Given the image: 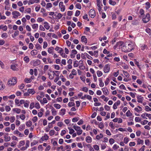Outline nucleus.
I'll use <instances>...</instances> for the list:
<instances>
[{
    "mask_svg": "<svg viewBox=\"0 0 151 151\" xmlns=\"http://www.w3.org/2000/svg\"><path fill=\"white\" fill-rule=\"evenodd\" d=\"M49 139V136L46 134H45L44 136L42 137L40 139V142H42L44 140H47Z\"/></svg>",
    "mask_w": 151,
    "mask_h": 151,
    "instance_id": "nucleus-7",
    "label": "nucleus"
},
{
    "mask_svg": "<svg viewBox=\"0 0 151 151\" xmlns=\"http://www.w3.org/2000/svg\"><path fill=\"white\" fill-rule=\"evenodd\" d=\"M41 97H42L40 96H37V99L38 101H40L41 104H42L41 99Z\"/></svg>",
    "mask_w": 151,
    "mask_h": 151,
    "instance_id": "nucleus-48",
    "label": "nucleus"
},
{
    "mask_svg": "<svg viewBox=\"0 0 151 151\" xmlns=\"http://www.w3.org/2000/svg\"><path fill=\"white\" fill-rule=\"evenodd\" d=\"M17 64H13L11 65V68L14 70H17L18 69L17 68Z\"/></svg>",
    "mask_w": 151,
    "mask_h": 151,
    "instance_id": "nucleus-13",
    "label": "nucleus"
},
{
    "mask_svg": "<svg viewBox=\"0 0 151 151\" xmlns=\"http://www.w3.org/2000/svg\"><path fill=\"white\" fill-rule=\"evenodd\" d=\"M44 24H45L44 25V27L47 30L49 29L50 28V26L49 25L48 23L46 22H44Z\"/></svg>",
    "mask_w": 151,
    "mask_h": 151,
    "instance_id": "nucleus-16",
    "label": "nucleus"
},
{
    "mask_svg": "<svg viewBox=\"0 0 151 151\" xmlns=\"http://www.w3.org/2000/svg\"><path fill=\"white\" fill-rule=\"evenodd\" d=\"M99 86L101 87H103L104 86V83L103 82L101 78H99Z\"/></svg>",
    "mask_w": 151,
    "mask_h": 151,
    "instance_id": "nucleus-24",
    "label": "nucleus"
},
{
    "mask_svg": "<svg viewBox=\"0 0 151 151\" xmlns=\"http://www.w3.org/2000/svg\"><path fill=\"white\" fill-rule=\"evenodd\" d=\"M31 81L32 80L30 78H25V81L27 83H30Z\"/></svg>",
    "mask_w": 151,
    "mask_h": 151,
    "instance_id": "nucleus-60",
    "label": "nucleus"
},
{
    "mask_svg": "<svg viewBox=\"0 0 151 151\" xmlns=\"http://www.w3.org/2000/svg\"><path fill=\"white\" fill-rule=\"evenodd\" d=\"M24 60L26 63H28L29 61V59L28 56H26L24 58Z\"/></svg>",
    "mask_w": 151,
    "mask_h": 151,
    "instance_id": "nucleus-25",
    "label": "nucleus"
},
{
    "mask_svg": "<svg viewBox=\"0 0 151 151\" xmlns=\"http://www.w3.org/2000/svg\"><path fill=\"white\" fill-rule=\"evenodd\" d=\"M101 98L102 99H103L104 101H107L109 99L105 97V96L104 95L102 96H101Z\"/></svg>",
    "mask_w": 151,
    "mask_h": 151,
    "instance_id": "nucleus-39",
    "label": "nucleus"
},
{
    "mask_svg": "<svg viewBox=\"0 0 151 151\" xmlns=\"http://www.w3.org/2000/svg\"><path fill=\"white\" fill-rule=\"evenodd\" d=\"M32 125V122L29 120L28 121L26 122V125L28 127H30Z\"/></svg>",
    "mask_w": 151,
    "mask_h": 151,
    "instance_id": "nucleus-30",
    "label": "nucleus"
},
{
    "mask_svg": "<svg viewBox=\"0 0 151 151\" xmlns=\"http://www.w3.org/2000/svg\"><path fill=\"white\" fill-rule=\"evenodd\" d=\"M12 14L13 15V17L16 18L20 16L21 14L19 12L17 11H14L12 12Z\"/></svg>",
    "mask_w": 151,
    "mask_h": 151,
    "instance_id": "nucleus-6",
    "label": "nucleus"
},
{
    "mask_svg": "<svg viewBox=\"0 0 151 151\" xmlns=\"http://www.w3.org/2000/svg\"><path fill=\"white\" fill-rule=\"evenodd\" d=\"M146 111H151V108L149 107L148 106H145Z\"/></svg>",
    "mask_w": 151,
    "mask_h": 151,
    "instance_id": "nucleus-55",
    "label": "nucleus"
},
{
    "mask_svg": "<svg viewBox=\"0 0 151 151\" xmlns=\"http://www.w3.org/2000/svg\"><path fill=\"white\" fill-rule=\"evenodd\" d=\"M114 140L112 138H110L109 141L110 144L111 145L114 142Z\"/></svg>",
    "mask_w": 151,
    "mask_h": 151,
    "instance_id": "nucleus-56",
    "label": "nucleus"
},
{
    "mask_svg": "<svg viewBox=\"0 0 151 151\" xmlns=\"http://www.w3.org/2000/svg\"><path fill=\"white\" fill-rule=\"evenodd\" d=\"M53 49L54 48L52 47L49 48L48 49L47 51L49 53L52 54L53 52Z\"/></svg>",
    "mask_w": 151,
    "mask_h": 151,
    "instance_id": "nucleus-20",
    "label": "nucleus"
},
{
    "mask_svg": "<svg viewBox=\"0 0 151 151\" xmlns=\"http://www.w3.org/2000/svg\"><path fill=\"white\" fill-rule=\"evenodd\" d=\"M31 9L30 8L27 9L25 11V13H27L30 14L31 12Z\"/></svg>",
    "mask_w": 151,
    "mask_h": 151,
    "instance_id": "nucleus-37",
    "label": "nucleus"
},
{
    "mask_svg": "<svg viewBox=\"0 0 151 151\" xmlns=\"http://www.w3.org/2000/svg\"><path fill=\"white\" fill-rule=\"evenodd\" d=\"M40 63V60H36L34 63V65L35 66H37L38 65H39Z\"/></svg>",
    "mask_w": 151,
    "mask_h": 151,
    "instance_id": "nucleus-27",
    "label": "nucleus"
},
{
    "mask_svg": "<svg viewBox=\"0 0 151 151\" xmlns=\"http://www.w3.org/2000/svg\"><path fill=\"white\" fill-rule=\"evenodd\" d=\"M1 37L3 38H6L8 37V35L6 33H3L1 35Z\"/></svg>",
    "mask_w": 151,
    "mask_h": 151,
    "instance_id": "nucleus-46",
    "label": "nucleus"
},
{
    "mask_svg": "<svg viewBox=\"0 0 151 151\" xmlns=\"http://www.w3.org/2000/svg\"><path fill=\"white\" fill-rule=\"evenodd\" d=\"M137 145H139L140 144H143V143L144 142V141L143 140L139 138H138L137 141Z\"/></svg>",
    "mask_w": 151,
    "mask_h": 151,
    "instance_id": "nucleus-21",
    "label": "nucleus"
},
{
    "mask_svg": "<svg viewBox=\"0 0 151 151\" xmlns=\"http://www.w3.org/2000/svg\"><path fill=\"white\" fill-rule=\"evenodd\" d=\"M68 129L69 130V133L70 134H72L74 132V130L70 128V127H68Z\"/></svg>",
    "mask_w": 151,
    "mask_h": 151,
    "instance_id": "nucleus-43",
    "label": "nucleus"
},
{
    "mask_svg": "<svg viewBox=\"0 0 151 151\" xmlns=\"http://www.w3.org/2000/svg\"><path fill=\"white\" fill-rule=\"evenodd\" d=\"M35 107L37 109H40V107L39 104L38 103H36L35 104Z\"/></svg>",
    "mask_w": 151,
    "mask_h": 151,
    "instance_id": "nucleus-64",
    "label": "nucleus"
},
{
    "mask_svg": "<svg viewBox=\"0 0 151 151\" xmlns=\"http://www.w3.org/2000/svg\"><path fill=\"white\" fill-rule=\"evenodd\" d=\"M75 105V104L73 102H70L68 104V105L69 107L73 106Z\"/></svg>",
    "mask_w": 151,
    "mask_h": 151,
    "instance_id": "nucleus-54",
    "label": "nucleus"
},
{
    "mask_svg": "<svg viewBox=\"0 0 151 151\" xmlns=\"http://www.w3.org/2000/svg\"><path fill=\"white\" fill-rule=\"evenodd\" d=\"M27 91L29 94H32V95H33L35 93V91L33 89H28Z\"/></svg>",
    "mask_w": 151,
    "mask_h": 151,
    "instance_id": "nucleus-11",
    "label": "nucleus"
},
{
    "mask_svg": "<svg viewBox=\"0 0 151 151\" xmlns=\"http://www.w3.org/2000/svg\"><path fill=\"white\" fill-rule=\"evenodd\" d=\"M76 7L77 8L81 9V6L80 4L78 3L76 5Z\"/></svg>",
    "mask_w": 151,
    "mask_h": 151,
    "instance_id": "nucleus-61",
    "label": "nucleus"
},
{
    "mask_svg": "<svg viewBox=\"0 0 151 151\" xmlns=\"http://www.w3.org/2000/svg\"><path fill=\"white\" fill-rule=\"evenodd\" d=\"M32 28L34 29H37L38 28V25L37 24H34L32 25Z\"/></svg>",
    "mask_w": 151,
    "mask_h": 151,
    "instance_id": "nucleus-45",
    "label": "nucleus"
},
{
    "mask_svg": "<svg viewBox=\"0 0 151 151\" xmlns=\"http://www.w3.org/2000/svg\"><path fill=\"white\" fill-rule=\"evenodd\" d=\"M78 61L77 60L74 61L73 64V66L74 67H78Z\"/></svg>",
    "mask_w": 151,
    "mask_h": 151,
    "instance_id": "nucleus-57",
    "label": "nucleus"
},
{
    "mask_svg": "<svg viewBox=\"0 0 151 151\" xmlns=\"http://www.w3.org/2000/svg\"><path fill=\"white\" fill-rule=\"evenodd\" d=\"M52 7V4L51 3H47L46 5V8L48 9L51 8Z\"/></svg>",
    "mask_w": 151,
    "mask_h": 151,
    "instance_id": "nucleus-47",
    "label": "nucleus"
},
{
    "mask_svg": "<svg viewBox=\"0 0 151 151\" xmlns=\"http://www.w3.org/2000/svg\"><path fill=\"white\" fill-rule=\"evenodd\" d=\"M123 44V42H117L116 45V47H120V46Z\"/></svg>",
    "mask_w": 151,
    "mask_h": 151,
    "instance_id": "nucleus-19",
    "label": "nucleus"
},
{
    "mask_svg": "<svg viewBox=\"0 0 151 151\" xmlns=\"http://www.w3.org/2000/svg\"><path fill=\"white\" fill-rule=\"evenodd\" d=\"M81 41L82 42H84L86 44L87 43V39L84 36L81 37Z\"/></svg>",
    "mask_w": 151,
    "mask_h": 151,
    "instance_id": "nucleus-15",
    "label": "nucleus"
},
{
    "mask_svg": "<svg viewBox=\"0 0 151 151\" xmlns=\"http://www.w3.org/2000/svg\"><path fill=\"white\" fill-rule=\"evenodd\" d=\"M137 101L138 102L142 103V101L143 100V97L141 96H137Z\"/></svg>",
    "mask_w": 151,
    "mask_h": 151,
    "instance_id": "nucleus-9",
    "label": "nucleus"
},
{
    "mask_svg": "<svg viewBox=\"0 0 151 151\" xmlns=\"http://www.w3.org/2000/svg\"><path fill=\"white\" fill-rule=\"evenodd\" d=\"M55 15H56L57 16L58 19H60L63 16V15L60 13H58L57 15H56L55 14Z\"/></svg>",
    "mask_w": 151,
    "mask_h": 151,
    "instance_id": "nucleus-41",
    "label": "nucleus"
},
{
    "mask_svg": "<svg viewBox=\"0 0 151 151\" xmlns=\"http://www.w3.org/2000/svg\"><path fill=\"white\" fill-rule=\"evenodd\" d=\"M37 50H33L31 52V54L32 55H36L37 54Z\"/></svg>",
    "mask_w": 151,
    "mask_h": 151,
    "instance_id": "nucleus-23",
    "label": "nucleus"
},
{
    "mask_svg": "<svg viewBox=\"0 0 151 151\" xmlns=\"http://www.w3.org/2000/svg\"><path fill=\"white\" fill-rule=\"evenodd\" d=\"M97 74L98 76L99 77L102 76L103 73L101 71H98L97 72Z\"/></svg>",
    "mask_w": 151,
    "mask_h": 151,
    "instance_id": "nucleus-44",
    "label": "nucleus"
},
{
    "mask_svg": "<svg viewBox=\"0 0 151 151\" xmlns=\"http://www.w3.org/2000/svg\"><path fill=\"white\" fill-rule=\"evenodd\" d=\"M13 110L17 114H19L20 113L21 110L18 108H14L13 109Z\"/></svg>",
    "mask_w": 151,
    "mask_h": 151,
    "instance_id": "nucleus-26",
    "label": "nucleus"
},
{
    "mask_svg": "<svg viewBox=\"0 0 151 151\" xmlns=\"http://www.w3.org/2000/svg\"><path fill=\"white\" fill-rule=\"evenodd\" d=\"M5 88V86L3 82L0 81V90H3Z\"/></svg>",
    "mask_w": 151,
    "mask_h": 151,
    "instance_id": "nucleus-18",
    "label": "nucleus"
},
{
    "mask_svg": "<svg viewBox=\"0 0 151 151\" xmlns=\"http://www.w3.org/2000/svg\"><path fill=\"white\" fill-rule=\"evenodd\" d=\"M80 14V11L78 10H77L75 14V16L76 17L78 16Z\"/></svg>",
    "mask_w": 151,
    "mask_h": 151,
    "instance_id": "nucleus-63",
    "label": "nucleus"
},
{
    "mask_svg": "<svg viewBox=\"0 0 151 151\" xmlns=\"http://www.w3.org/2000/svg\"><path fill=\"white\" fill-rule=\"evenodd\" d=\"M123 73L124 74V75L127 77L129 78V73L127 71L124 70L123 71Z\"/></svg>",
    "mask_w": 151,
    "mask_h": 151,
    "instance_id": "nucleus-51",
    "label": "nucleus"
},
{
    "mask_svg": "<svg viewBox=\"0 0 151 151\" xmlns=\"http://www.w3.org/2000/svg\"><path fill=\"white\" fill-rule=\"evenodd\" d=\"M73 128L76 130L77 131H78L79 130H80L81 129V128L80 127H79V126H76L75 125H74L73 126Z\"/></svg>",
    "mask_w": 151,
    "mask_h": 151,
    "instance_id": "nucleus-32",
    "label": "nucleus"
},
{
    "mask_svg": "<svg viewBox=\"0 0 151 151\" xmlns=\"http://www.w3.org/2000/svg\"><path fill=\"white\" fill-rule=\"evenodd\" d=\"M48 74L49 76V78L50 79H52L54 78L53 76H52V75L50 73H48Z\"/></svg>",
    "mask_w": 151,
    "mask_h": 151,
    "instance_id": "nucleus-53",
    "label": "nucleus"
},
{
    "mask_svg": "<svg viewBox=\"0 0 151 151\" xmlns=\"http://www.w3.org/2000/svg\"><path fill=\"white\" fill-rule=\"evenodd\" d=\"M86 141L88 143H91L92 142L91 137L89 136H88L86 137Z\"/></svg>",
    "mask_w": 151,
    "mask_h": 151,
    "instance_id": "nucleus-14",
    "label": "nucleus"
},
{
    "mask_svg": "<svg viewBox=\"0 0 151 151\" xmlns=\"http://www.w3.org/2000/svg\"><path fill=\"white\" fill-rule=\"evenodd\" d=\"M121 48L122 51L124 52L131 51L133 49L132 45L130 44H128L127 47L124 45Z\"/></svg>",
    "mask_w": 151,
    "mask_h": 151,
    "instance_id": "nucleus-1",
    "label": "nucleus"
},
{
    "mask_svg": "<svg viewBox=\"0 0 151 151\" xmlns=\"http://www.w3.org/2000/svg\"><path fill=\"white\" fill-rule=\"evenodd\" d=\"M59 7L61 12H64L65 9V6L63 5V2H60L59 3Z\"/></svg>",
    "mask_w": 151,
    "mask_h": 151,
    "instance_id": "nucleus-5",
    "label": "nucleus"
},
{
    "mask_svg": "<svg viewBox=\"0 0 151 151\" xmlns=\"http://www.w3.org/2000/svg\"><path fill=\"white\" fill-rule=\"evenodd\" d=\"M104 94L105 95H107L109 94L108 91L106 88H104L102 89Z\"/></svg>",
    "mask_w": 151,
    "mask_h": 151,
    "instance_id": "nucleus-10",
    "label": "nucleus"
},
{
    "mask_svg": "<svg viewBox=\"0 0 151 151\" xmlns=\"http://www.w3.org/2000/svg\"><path fill=\"white\" fill-rule=\"evenodd\" d=\"M89 15L92 18H93L95 16V12L93 9H91L90 10L89 12Z\"/></svg>",
    "mask_w": 151,
    "mask_h": 151,
    "instance_id": "nucleus-4",
    "label": "nucleus"
},
{
    "mask_svg": "<svg viewBox=\"0 0 151 151\" xmlns=\"http://www.w3.org/2000/svg\"><path fill=\"white\" fill-rule=\"evenodd\" d=\"M126 115L127 116L129 117L132 116V114L131 113L130 111L129 110L126 112Z\"/></svg>",
    "mask_w": 151,
    "mask_h": 151,
    "instance_id": "nucleus-31",
    "label": "nucleus"
},
{
    "mask_svg": "<svg viewBox=\"0 0 151 151\" xmlns=\"http://www.w3.org/2000/svg\"><path fill=\"white\" fill-rule=\"evenodd\" d=\"M38 143V142L34 140L31 143V146H32L36 145Z\"/></svg>",
    "mask_w": 151,
    "mask_h": 151,
    "instance_id": "nucleus-58",
    "label": "nucleus"
},
{
    "mask_svg": "<svg viewBox=\"0 0 151 151\" xmlns=\"http://www.w3.org/2000/svg\"><path fill=\"white\" fill-rule=\"evenodd\" d=\"M150 20V16L149 13H147L145 15V17H143L142 21L143 22L146 23L148 22Z\"/></svg>",
    "mask_w": 151,
    "mask_h": 151,
    "instance_id": "nucleus-3",
    "label": "nucleus"
},
{
    "mask_svg": "<svg viewBox=\"0 0 151 151\" xmlns=\"http://www.w3.org/2000/svg\"><path fill=\"white\" fill-rule=\"evenodd\" d=\"M54 106L57 109H59L61 107V106L58 104H54Z\"/></svg>",
    "mask_w": 151,
    "mask_h": 151,
    "instance_id": "nucleus-33",
    "label": "nucleus"
},
{
    "mask_svg": "<svg viewBox=\"0 0 151 151\" xmlns=\"http://www.w3.org/2000/svg\"><path fill=\"white\" fill-rule=\"evenodd\" d=\"M25 128L24 124H22L19 127V130L20 131H22V130L24 129Z\"/></svg>",
    "mask_w": 151,
    "mask_h": 151,
    "instance_id": "nucleus-28",
    "label": "nucleus"
},
{
    "mask_svg": "<svg viewBox=\"0 0 151 151\" xmlns=\"http://www.w3.org/2000/svg\"><path fill=\"white\" fill-rule=\"evenodd\" d=\"M4 141L6 142H8L10 140L11 137L9 136L6 135H5L4 136Z\"/></svg>",
    "mask_w": 151,
    "mask_h": 151,
    "instance_id": "nucleus-12",
    "label": "nucleus"
},
{
    "mask_svg": "<svg viewBox=\"0 0 151 151\" xmlns=\"http://www.w3.org/2000/svg\"><path fill=\"white\" fill-rule=\"evenodd\" d=\"M29 101H26L24 103V106L25 107L28 108L29 106Z\"/></svg>",
    "mask_w": 151,
    "mask_h": 151,
    "instance_id": "nucleus-34",
    "label": "nucleus"
},
{
    "mask_svg": "<svg viewBox=\"0 0 151 151\" xmlns=\"http://www.w3.org/2000/svg\"><path fill=\"white\" fill-rule=\"evenodd\" d=\"M145 4H146L145 8L147 9H148L150 7V4L149 2H147Z\"/></svg>",
    "mask_w": 151,
    "mask_h": 151,
    "instance_id": "nucleus-35",
    "label": "nucleus"
},
{
    "mask_svg": "<svg viewBox=\"0 0 151 151\" xmlns=\"http://www.w3.org/2000/svg\"><path fill=\"white\" fill-rule=\"evenodd\" d=\"M79 119L78 117H74L72 119V122H76L78 121Z\"/></svg>",
    "mask_w": 151,
    "mask_h": 151,
    "instance_id": "nucleus-59",
    "label": "nucleus"
},
{
    "mask_svg": "<svg viewBox=\"0 0 151 151\" xmlns=\"http://www.w3.org/2000/svg\"><path fill=\"white\" fill-rule=\"evenodd\" d=\"M110 70V65L109 64L106 65L104 68V71L105 73H108Z\"/></svg>",
    "mask_w": 151,
    "mask_h": 151,
    "instance_id": "nucleus-8",
    "label": "nucleus"
},
{
    "mask_svg": "<svg viewBox=\"0 0 151 151\" xmlns=\"http://www.w3.org/2000/svg\"><path fill=\"white\" fill-rule=\"evenodd\" d=\"M19 144L18 145L19 148L20 147L24 145L25 144V142L24 140H22L20 141L19 142Z\"/></svg>",
    "mask_w": 151,
    "mask_h": 151,
    "instance_id": "nucleus-17",
    "label": "nucleus"
},
{
    "mask_svg": "<svg viewBox=\"0 0 151 151\" xmlns=\"http://www.w3.org/2000/svg\"><path fill=\"white\" fill-rule=\"evenodd\" d=\"M38 120V118L37 116H34L32 119V122L33 123L35 122L36 121H37Z\"/></svg>",
    "mask_w": 151,
    "mask_h": 151,
    "instance_id": "nucleus-52",
    "label": "nucleus"
},
{
    "mask_svg": "<svg viewBox=\"0 0 151 151\" xmlns=\"http://www.w3.org/2000/svg\"><path fill=\"white\" fill-rule=\"evenodd\" d=\"M139 13L141 15H142L144 14V11L143 9H141L139 10Z\"/></svg>",
    "mask_w": 151,
    "mask_h": 151,
    "instance_id": "nucleus-62",
    "label": "nucleus"
},
{
    "mask_svg": "<svg viewBox=\"0 0 151 151\" xmlns=\"http://www.w3.org/2000/svg\"><path fill=\"white\" fill-rule=\"evenodd\" d=\"M109 2L110 4L113 6L115 5L116 4L115 1L111 0H109Z\"/></svg>",
    "mask_w": 151,
    "mask_h": 151,
    "instance_id": "nucleus-29",
    "label": "nucleus"
},
{
    "mask_svg": "<svg viewBox=\"0 0 151 151\" xmlns=\"http://www.w3.org/2000/svg\"><path fill=\"white\" fill-rule=\"evenodd\" d=\"M99 128H100L101 129H103L104 127V125L103 123L102 122H100L99 125Z\"/></svg>",
    "mask_w": 151,
    "mask_h": 151,
    "instance_id": "nucleus-49",
    "label": "nucleus"
},
{
    "mask_svg": "<svg viewBox=\"0 0 151 151\" xmlns=\"http://www.w3.org/2000/svg\"><path fill=\"white\" fill-rule=\"evenodd\" d=\"M93 147L95 150H99V146L97 145H94L93 146Z\"/></svg>",
    "mask_w": 151,
    "mask_h": 151,
    "instance_id": "nucleus-50",
    "label": "nucleus"
},
{
    "mask_svg": "<svg viewBox=\"0 0 151 151\" xmlns=\"http://www.w3.org/2000/svg\"><path fill=\"white\" fill-rule=\"evenodd\" d=\"M103 137V135L101 133H100L99 135H98L96 136V138L97 139H99Z\"/></svg>",
    "mask_w": 151,
    "mask_h": 151,
    "instance_id": "nucleus-36",
    "label": "nucleus"
},
{
    "mask_svg": "<svg viewBox=\"0 0 151 151\" xmlns=\"http://www.w3.org/2000/svg\"><path fill=\"white\" fill-rule=\"evenodd\" d=\"M66 110L65 109H61V112H60V115H63L65 114V112Z\"/></svg>",
    "mask_w": 151,
    "mask_h": 151,
    "instance_id": "nucleus-40",
    "label": "nucleus"
},
{
    "mask_svg": "<svg viewBox=\"0 0 151 151\" xmlns=\"http://www.w3.org/2000/svg\"><path fill=\"white\" fill-rule=\"evenodd\" d=\"M17 82V78L14 77L12 79H10L8 81V84L10 86H14L16 83Z\"/></svg>",
    "mask_w": 151,
    "mask_h": 151,
    "instance_id": "nucleus-2",
    "label": "nucleus"
},
{
    "mask_svg": "<svg viewBox=\"0 0 151 151\" xmlns=\"http://www.w3.org/2000/svg\"><path fill=\"white\" fill-rule=\"evenodd\" d=\"M51 111L52 114L53 115H55L57 114V111L53 107L52 108Z\"/></svg>",
    "mask_w": 151,
    "mask_h": 151,
    "instance_id": "nucleus-22",
    "label": "nucleus"
},
{
    "mask_svg": "<svg viewBox=\"0 0 151 151\" xmlns=\"http://www.w3.org/2000/svg\"><path fill=\"white\" fill-rule=\"evenodd\" d=\"M55 131L54 130H51L49 132V134L50 136H52L54 134Z\"/></svg>",
    "mask_w": 151,
    "mask_h": 151,
    "instance_id": "nucleus-42",
    "label": "nucleus"
},
{
    "mask_svg": "<svg viewBox=\"0 0 151 151\" xmlns=\"http://www.w3.org/2000/svg\"><path fill=\"white\" fill-rule=\"evenodd\" d=\"M0 26H1V29H2L4 31H6L7 29V27L6 26H4L3 25H1Z\"/></svg>",
    "mask_w": 151,
    "mask_h": 151,
    "instance_id": "nucleus-38",
    "label": "nucleus"
}]
</instances>
